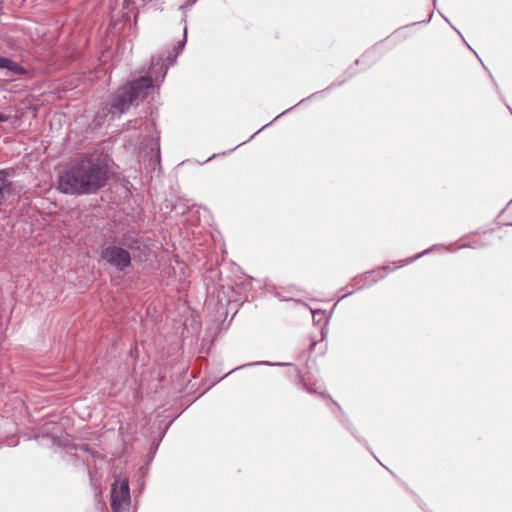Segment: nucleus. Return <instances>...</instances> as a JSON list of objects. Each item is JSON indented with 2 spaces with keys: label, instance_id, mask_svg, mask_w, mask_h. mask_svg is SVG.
I'll list each match as a JSON object with an SVG mask.
<instances>
[{
  "label": "nucleus",
  "instance_id": "nucleus-1",
  "mask_svg": "<svg viewBox=\"0 0 512 512\" xmlns=\"http://www.w3.org/2000/svg\"><path fill=\"white\" fill-rule=\"evenodd\" d=\"M106 179V166L90 155L63 172L59 176L58 187L67 194H88L102 187Z\"/></svg>",
  "mask_w": 512,
  "mask_h": 512
},
{
  "label": "nucleus",
  "instance_id": "nucleus-2",
  "mask_svg": "<svg viewBox=\"0 0 512 512\" xmlns=\"http://www.w3.org/2000/svg\"><path fill=\"white\" fill-rule=\"evenodd\" d=\"M166 71L167 66L160 64L159 61L155 62L153 58L149 76L141 77L118 89L112 98L110 112L113 115H120L126 112L132 105H138L139 100H143L149 94V91L154 88L153 81H162Z\"/></svg>",
  "mask_w": 512,
  "mask_h": 512
},
{
  "label": "nucleus",
  "instance_id": "nucleus-3",
  "mask_svg": "<svg viewBox=\"0 0 512 512\" xmlns=\"http://www.w3.org/2000/svg\"><path fill=\"white\" fill-rule=\"evenodd\" d=\"M111 507L114 512H129L130 491L126 478L118 476L112 484Z\"/></svg>",
  "mask_w": 512,
  "mask_h": 512
},
{
  "label": "nucleus",
  "instance_id": "nucleus-4",
  "mask_svg": "<svg viewBox=\"0 0 512 512\" xmlns=\"http://www.w3.org/2000/svg\"><path fill=\"white\" fill-rule=\"evenodd\" d=\"M102 258L118 270L129 266L131 258L129 253L121 247L109 246L102 251Z\"/></svg>",
  "mask_w": 512,
  "mask_h": 512
},
{
  "label": "nucleus",
  "instance_id": "nucleus-5",
  "mask_svg": "<svg viewBox=\"0 0 512 512\" xmlns=\"http://www.w3.org/2000/svg\"><path fill=\"white\" fill-rule=\"evenodd\" d=\"M15 193L16 185L8 180V173L6 171H0V205L7 195Z\"/></svg>",
  "mask_w": 512,
  "mask_h": 512
},
{
  "label": "nucleus",
  "instance_id": "nucleus-6",
  "mask_svg": "<svg viewBox=\"0 0 512 512\" xmlns=\"http://www.w3.org/2000/svg\"><path fill=\"white\" fill-rule=\"evenodd\" d=\"M0 68L7 69L12 72H18L21 70L17 63L5 57H0Z\"/></svg>",
  "mask_w": 512,
  "mask_h": 512
},
{
  "label": "nucleus",
  "instance_id": "nucleus-7",
  "mask_svg": "<svg viewBox=\"0 0 512 512\" xmlns=\"http://www.w3.org/2000/svg\"><path fill=\"white\" fill-rule=\"evenodd\" d=\"M185 42H186V27L184 28V36H183V39L182 41L179 43V47L178 49L181 51L185 45Z\"/></svg>",
  "mask_w": 512,
  "mask_h": 512
},
{
  "label": "nucleus",
  "instance_id": "nucleus-8",
  "mask_svg": "<svg viewBox=\"0 0 512 512\" xmlns=\"http://www.w3.org/2000/svg\"><path fill=\"white\" fill-rule=\"evenodd\" d=\"M258 364H266V362H257V363H252V365H258ZM245 366H246V365H241V366L239 367V369H240V368H244ZM247 366H251V364H248Z\"/></svg>",
  "mask_w": 512,
  "mask_h": 512
},
{
  "label": "nucleus",
  "instance_id": "nucleus-9",
  "mask_svg": "<svg viewBox=\"0 0 512 512\" xmlns=\"http://www.w3.org/2000/svg\"><path fill=\"white\" fill-rule=\"evenodd\" d=\"M6 120V116L2 113H0V122H3Z\"/></svg>",
  "mask_w": 512,
  "mask_h": 512
},
{
  "label": "nucleus",
  "instance_id": "nucleus-10",
  "mask_svg": "<svg viewBox=\"0 0 512 512\" xmlns=\"http://www.w3.org/2000/svg\"><path fill=\"white\" fill-rule=\"evenodd\" d=\"M424 253H426V251H424V252H422V253L418 254L416 258L421 257Z\"/></svg>",
  "mask_w": 512,
  "mask_h": 512
},
{
  "label": "nucleus",
  "instance_id": "nucleus-11",
  "mask_svg": "<svg viewBox=\"0 0 512 512\" xmlns=\"http://www.w3.org/2000/svg\"><path fill=\"white\" fill-rule=\"evenodd\" d=\"M180 50L178 49V52L176 55H174V58H177V55L179 54Z\"/></svg>",
  "mask_w": 512,
  "mask_h": 512
}]
</instances>
